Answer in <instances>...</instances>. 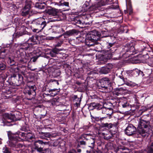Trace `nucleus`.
<instances>
[{"mask_svg": "<svg viewBox=\"0 0 153 153\" xmlns=\"http://www.w3.org/2000/svg\"><path fill=\"white\" fill-rule=\"evenodd\" d=\"M59 141L58 140H53L51 143L49 142V143H51V145L53 146H56L59 144Z\"/></svg>", "mask_w": 153, "mask_h": 153, "instance_id": "72a5a7b5", "label": "nucleus"}, {"mask_svg": "<svg viewBox=\"0 0 153 153\" xmlns=\"http://www.w3.org/2000/svg\"><path fill=\"white\" fill-rule=\"evenodd\" d=\"M18 79L16 80L15 82L17 85H19L23 82V77L20 74H18Z\"/></svg>", "mask_w": 153, "mask_h": 153, "instance_id": "5701e85b", "label": "nucleus"}, {"mask_svg": "<svg viewBox=\"0 0 153 153\" xmlns=\"http://www.w3.org/2000/svg\"><path fill=\"white\" fill-rule=\"evenodd\" d=\"M6 66L2 62H0V71L5 69Z\"/></svg>", "mask_w": 153, "mask_h": 153, "instance_id": "c03bdc74", "label": "nucleus"}, {"mask_svg": "<svg viewBox=\"0 0 153 153\" xmlns=\"http://www.w3.org/2000/svg\"><path fill=\"white\" fill-rule=\"evenodd\" d=\"M38 57V56H34L31 59L33 62H34L36 61Z\"/></svg>", "mask_w": 153, "mask_h": 153, "instance_id": "864d4df0", "label": "nucleus"}, {"mask_svg": "<svg viewBox=\"0 0 153 153\" xmlns=\"http://www.w3.org/2000/svg\"><path fill=\"white\" fill-rule=\"evenodd\" d=\"M32 4V2L31 0H26L25 2V8L30 9Z\"/></svg>", "mask_w": 153, "mask_h": 153, "instance_id": "c85d7f7f", "label": "nucleus"}, {"mask_svg": "<svg viewBox=\"0 0 153 153\" xmlns=\"http://www.w3.org/2000/svg\"><path fill=\"white\" fill-rule=\"evenodd\" d=\"M44 20L45 19L43 17H40L33 20L32 22V24L33 26L36 27L39 23L43 22Z\"/></svg>", "mask_w": 153, "mask_h": 153, "instance_id": "dca6fc26", "label": "nucleus"}, {"mask_svg": "<svg viewBox=\"0 0 153 153\" xmlns=\"http://www.w3.org/2000/svg\"><path fill=\"white\" fill-rule=\"evenodd\" d=\"M108 48H109L112 46L113 45V44L108 43Z\"/></svg>", "mask_w": 153, "mask_h": 153, "instance_id": "0e129e2a", "label": "nucleus"}, {"mask_svg": "<svg viewBox=\"0 0 153 153\" xmlns=\"http://www.w3.org/2000/svg\"><path fill=\"white\" fill-rule=\"evenodd\" d=\"M53 33H61L64 31L63 29L61 27L55 26L53 27Z\"/></svg>", "mask_w": 153, "mask_h": 153, "instance_id": "412c9836", "label": "nucleus"}, {"mask_svg": "<svg viewBox=\"0 0 153 153\" xmlns=\"http://www.w3.org/2000/svg\"><path fill=\"white\" fill-rule=\"evenodd\" d=\"M78 34L77 31L75 29H72L66 32L64 34L65 36H70L76 35Z\"/></svg>", "mask_w": 153, "mask_h": 153, "instance_id": "aec40b11", "label": "nucleus"}, {"mask_svg": "<svg viewBox=\"0 0 153 153\" xmlns=\"http://www.w3.org/2000/svg\"><path fill=\"white\" fill-rule=\"evenodd\" d=\"M74 22L75 24L79 26L83 24V22L81 21L78 17H76L74 19Z\"/></svg>", "mask_w": 153, "mask_h": 153, "instance_id": "393cba45", "label": "nucleus"}, {"mask_svg": "<svg viewBox=\"0 0 153 153\" xmlns=\"http://www.w3.org/2000/svg\"><path fill=\"white\" fill-rule=\"evenodd\" d=\"M35 7L39 9H44L45 8V6L43 5L42 4L36 3Z\"/></svg>", "mask_w": 153, "mask_h": 153, "instance_id": "58836bf2", "label": "nucleus"}, {"mask_svg": "<svg viewBox=\"0 0 153 153\" xmlns=\"http://www.w3.org/2000/svg\"><path fill=\"white\" fill-rule=\"evenodd\" d=\"M108 117V116H105L102 117L100 118V121L101 122L103 119L106 118Z\"/></svg>", "mask_w": 153, "mask_h": 153, "instance_id": "e2e57ef3", "label": "nucleus"}, {"mask_svg": "<svg viewBox=\"0 0 153 153\" xmlns=\"http://www.w3.org/2000/svg\"><path fill=\"white\" fill-rule=\"evenodd\" d=\"M79 142V144H80V145H86V142L85 141L83 140H80L78 141Z\"/></svg>", "mask_w": 153, "mask_h": 153, "instance_id": "603ef678", "label": "nucleus"}, {"mask_svg": "<svg viewBox=\"0 0 153 153\" xmlns=\"http://www.w3.org/2000/svg\"><path fill=\"white\" fill-rule=\"evenodd\" d=\"M114 76L112 75L111 76V78H108L107 77H104L102 78L100 81V83L102 85L101 87L103 89H105L107 88V85H108L111 80L114 79Z\"/></svg>", "mask_w": 153, "mask_h": 153, "instance_id": "0eeeda50", "label": "nucleus"}, {"mask_svg": "<svg viewBox=\"0 0 153 153\" xmlns=\"http://www.w3.org/2000/svg\"><path fill=\"white\" fill-rule=\"evenodd\" d=\"M90 136V134H82L81 136L79 137L78 139V140L79 141H80V140H86L87 139V137H89Z\"/></svg>", "mask_w": 153, "mask_h": 153, "instance_id": "2f4dec72", "label": "nucleus"}, {"mask_svg": "<svg viewBox=\"0 0 153 153\" xmlns=\"http://www.w3.org/2000/svg\"><path fill=\"white\" fill-rule=\"evenodd\" d=\"M102 105L98 103L91 102L90 103L89 106V108L90 110H93L96 109L97 110H99L101 108Z\"/></svg>", "mask_w": 153, "mask_h": 153, "instance_id": "2eb2a0df", "label": "nucleus"}, {"mask_svg": "<svg viewBox=\"0 0 153 153\" xmlns=\"http://www.w3.org/2000/svg\"><path fill=\"white\" fill-rule=\"evenodd\" d=\"M68 153H76L74 150H72L69 151Z\"/></svg>", "mask_w": 153, "mask_h": 153, "instance_id": "13d9d810", "label": "nucleus"}, {"mask_svg": "<svg viewBox=\"0 0 153 153\" xmlns=\"http://www.w3.org/2000/svg\"><path fill=\"white\" fill-rule=\"evenodd\" d=\"M8 63L10 65H13L15 64V62L14 59L9 57L8 60Z\"/></svg>", "mask_w": 153, "mask_h": 153, "instance_id": "a19ab883", "label": "nucleus"}, {"mask_svg": "<svg viewBox=\"0 0 153 153\" xmlns=\"http://www.w3.org/2000/svg\"><path fill=\"white\" fill-rule=\"evenodd\" d=\"M125 49L127 52H130V53H131L132 54L134 52L135 48L134 46H132L130 47L129 46L128 47H125Z\"/></svg>", "mask_w": 153, "mask_h": 153, "instance_id": "cd10ccee", "label": "nucleus"}, {"mask_svg": "<svg viewBox=\"0 0 153 153\" xmlns=\"http://www.w3.org/2000/svg\"><path fill=\"white\" fill-rule=\"evenodd\" d=\"M49 21H46L44 20L43 21V22L39 23V24L35 27V28H33V31L36 33L41 31L46 26L47 24L49 23Z\"/></svg>", "mask_w": 153, "mask_h": 153, "instance_id": "1a4fd4ad", "label": "nucleus"}, {"mask_svg": "<svg viewBox=\"0 0 153 153\" xmlns=\"http://www.w3.org/2000/svg\"><path fill=\"white\" fill-rule=\"evenodd\" d=\"M13 136V135L11 136L12 140L9 142V146L11 147H14L16 148L22 147L23 146L22 143H17V142L20 141L13 140L12 137Z\"/></svg>", "mask_w": 153, "mask_h": 153, "instance_id": "f8f14e48", "label": "nucleus"}, {"mask_svg": "<svg viewBox=\"0 0 153 153\" xmlns=\"http://www.w3.org/2000/svg\"><path fill=\"white\" fill-rule=\"evenodd\" d=\"M13 46L15 48H16L18 47H19V48H20V44H13Z\"/></svg>", "mask_w": 153, "mask_h": 153, "instance_id": "6e6d98bb", "label": "nucleus"}, {"mask_svg": "<svg viewBox=\"0 0 153 153\" xmlns=\"http://www.w3.org/2000/svg\"><path fill=\"white\" fill-rule=\"evenodd\" d=\"M73 101L74 102L75 106L78 107L79 106L80 102L81 101V99L78 98L77 95H74L73 97Z\"/></svg>", "mask_w": 153, "mask_h": 153, "instance_id": "f3484780", "label": "nucleus"}, {"mask_svg": "<svg viewBox=\"0 0 153 153\" xmlns=\"http://www.w3.org/2000/svg\"><path fill=\"white\" fill-rule=\"evenodd\" d=\"M130 73H131V75L137 76L139 75L140 73L142 74L143 72L138 69H135L130 71Z\"/></svg>", "mask_w": 153, "mask_h": 153, "instance_id": "b1692460", "label": "nucleus"}, {"mask_svg": "<svg viewBox=\"0 0 153 153\" xmlns=\"http://www.w3.org/2000/svg\"><path fill=\"white\" fill-rule=\"evenodd\" d=\"M99 4L101 5V6H104L106 5L110 4L111 2L110 1V0H101L100 2H98Z\"/></svg>", "mask_w": 153, "mask_h": 153, "instance_id": "a878e982", "label": "nucleus"}, {"mask_svg": "<svg viewBox=\"0 0 153 153\" xmlns=\"http://www.w3.org/2000/svg\"><path fill=\"white\" fill-rule=\"evenodd\" d=\"M19 49L24 51L28 50L29 51L32 50V48L27 42L24 43L22 44H20V48Z\"/></svg>", "mask_w": 153, "mask_h": 153, "instance_id": "4468645a", "label": "nucleus"}, {"mask_svg": "<svg viewBox=\"0 0 153 153\" xmlns=\"http://www.w3.org/2000/svg\"><path fill=\"white\" fill-rule=\"evenodd\" d=\"M120 91H126V88H124L123 87H121L120 88Z\"/></svg>", "mask_w": 153, "mask_h": 153, "instance_id": "680f3d73", "label": "nucleus"}, {"mask_svg": "<svg viewBox=\"0 0 153 153\" xmlns=\"http://www.w3.org/2000/svg\"><path fill=\"white\" fill-rule=\"evenodd\" d=\"M39 134L45 136V137H50L51 136V135L50 133L48 132H39Z\"/></svg>", "mask_w": 153, "mask_h": 153, "instance_id": "c9c22d12", "label": "nucleus"}, {"mask_svg": "<svg viewBox=\"0 0 153 153\" xmlns=\"http://www.w3.org/2000/svg\"><path fill=\"white\" fill-rule=\"evenodd\" d=\"M123 108H125L128 106L129 103L126 101H124L123 102H120Z\"/></svg>", "mask_w": 153, "mask_h": 153, "instance_id": "79ce46f5", "label": "nucleus"}, {"mask_svg": "<svg viewBox=\"0 0 153 153\" xmlns=\"http://www.w3.org/2000/svg\"><path fill=\"white\" fill-rule=\"evenodd\" d=\"M30 9H29L26 8L24 7L22 10L21 15L22 16H24L27 15L29 14Z\"/></svg>", "mask_w": 153, "mask_h": 153, "instance_id": "7c9ffc66", "label": "nucleus"}, {"mask_svg": "<svg viewBox=\"0 0 153 153\" xmlns=\"http://www.w3.org/2000/svg\"><path fill=\"white\" fill-rule=\"evenodd\" d=\"M10 71L13 73H17L19 71V68L18 67L15 68L11 67L10 69Z\"/></svg>", "mask_w": 153, "mask_h": 153, "instance_id": "ea45409f", "label": "nucleus"}, {"mask_svg": "<svg viewBox=\"0 0 153 153\" xmlns=\"http://www.w3.org/2000/svg\"><path fill=\"white\" fill-rule=\"evenodd\" d=\"M40 135L39 136L40 138H41V139H45V136L43 135H41V134H39Z\"/></svg>", "mask_w": 153, "mask_h": 153, "instance_id": "69168bd1", "label": "nucleus"}, {"mask_svg": "<svg viewBox=\"0 0 153 153\" xmlns=\"http://www.w3.org/2000/svg\"><path fill=\"white\" fill-rule=\"evenodd\" d=\"M91 117L92 118L94 119L96 121H100V118L99 117H97L96 116H93L91 115Z\"/></svg>", "mask_w": 153, "mask_h": 153, "instance_id": "3c124183", "label": "nucleus"}, {"mask_svg": "<svg viewBox=\"0 0 153 153\" xmlns=\"http://www.w3.org/2000/svg\"><path fill=\"white\" fill-rule=\"evenodd\" d=\"M3 152L4 153H11L10 149L6 147L3 148Z\"/></svg>", "mask_w": 153, "mask_h": 153, "instance_id": "de8ad7c7", "label": "nucleus"}, {"mask_svg": "<svg viewBox=\"0 0 153 153\" xmlns=\"http://www.w3.org/2000/svg\"><path fill=\"white\" fill-rule=\"evenodd\" d=\"M36 89L35 85L29 86L27 85L25 89V92L29 95H32L34 96L36 95L35 92Z\"/></svg>", "mask_w": 153, "mask_h": 153, "instance_id": "6e6552de", "label": "nucleus"}, {"mask_svg": "<svg viewBox=\"0 0 153 153\" xmlns=\"http://www.w3.org/2000/svg\"><path fill=\"white\" fill-rule=\"evenodd\" d=\"M151 147V148L149 149L148 151V153H153V149Z\"/></svg>", "mask_w": 153, "mask_h": 153, "instance_id": "5fc2aeb1", "label": "nucleus"}, {"mask_svg": "<svg viewBox=\"0 0 153 153\" xmlns=\"http://www.w3.org/2000/svg\"><path fill=\"white\" fill-rule=\"evenodd\" d=\"M89 2L88 1H86L85 4L83 5V7L84 8V10L85 11H89Z\"/></svg>", "mask_w": 153, "mask_h": 153, "instance_id": "473e14b6", "label": "nucleus"}, {"mask_svg": "<svg viewBox=\"0 0 153 153\" xmlns=\"http://www.w3.org/2000/svg\"><path fill=\"white\" fill-rule=\"evenodd\" d=\"M64 5H65V6H68L69 3L68 2H64Z\"/></svg>", "mask_w": 153, "mask_h": 153, "instance_id": "338daca9", "label": "nucleus"}, {"mask_svg": "<svg viewBox=\"0 0 153 153\" xmlns=\"http://www.w3.org/2000/svg\"><path fill=\"white\" fill-rule=\"evenodd\" d=\"M110 71V69L108 67H102L100 71V72L101 74H106L108 73Z\"/></svg>", "mask_w": 153, "mask_h": 153, "instance_id": "bb28decb", "label": "nucleus"}, {"mask_svg": "<svg viewBox=\"0 0 153 153\" xmlns=\"http://www.w3.org/2000/svg\"><path fill=\"white\" fill-rule=\"evenodd\" d=\"M100 111L103 114H107L108 111H109V109L105 107H103L102 106L101 108H100Z\"/></svg>", "mask_w": 153, "mask_h": 153, "instance_id": "f704fd0d", "label": "nucleus"}, {"mask_svg": "<svg viewBox=\"0 0 153 153\" xmlns=\"http://www.w3.org/2000/svg\"><path fill=\"white\" fill-rule=\"evenodd\" d=\"M112 48L111 49L109 50V53H110L109 54L108 56H107V57H106V55H103V56H104L105 58V59H110V58L111 57V53L114 52V51L112 50Z\"/></svg>", "mask_w": 153, "mask_h": 153, "instance_id": "37998d69", "label": "nucleus"}, {"mask_svg": "<svg viewBox=\"0 0 153 153\" xmlns=\"http://www.w3.org/2000/svg\"><path fill=\"white\" fill-rule=\"evenodd\" d=\"M7 51L5 49H4L3 51L0 52V59H4L5 57H7L6 54V53H7Z\"/></svg>", "mask_w": 153, "mask_h": 153, "instance_id": "c756f323", "label": "nucleus"}, {"mask_svg": "<svg viewBox=\"0 0 153 153\" xmlns=\"http://www.w3.org/2000/svg\"><path fill=\"white\" fill-rule=\"evenodd\" d=\"M48 144V142H44L42 140H38L35 141L34 145L35 149L40 153L41 152L43 153L45 146Z\"/></svg>", "mask_w": 153, "mask_h": 153, "instance_id": "423d86ee", "label": "nucleus"}, {"mask_svg": "<svg viewBox=\"0 0 153 153\" xmlns=\"http://www.w3.org/2000/svg\"><path fill=\"white\" fill-rule=\"evenodd\" d=\"M118 122H116L114 123H111V128H112L113 127H117L118 124Z\"/></svg>", "mask_w": 153, "mask_h": 153, "instance_id": "8fccbe9b", "label": "nucleus"}, {"mask_svg": "<svg viewBox=\"0 0 153 153\" xmlns=\"http://www.w3.org/2000/svg\"><path fill=\"white\" fill-rule=\"evenodd\" d=\"M16 115L5 113L4 115V116L7 120L3 121L2 122L3 124L1 125L3 126H10L11 125L10 123L12 121L20 120L22 118L21 114L17 112Z\"/></svg>", "mask_w": 153, "mask_h": 153, "instance_id": "20e7f679", "label": "nucleus"}, {"mask_svg": "<svg viewBox=\"0 0 153 153\" xmlns=\"http://www.w3.org/2000/svg\"><path fill=\"white\" fill-rule=\"evenodd\" d=\"M100 7L101 5L99 4V3H98L90 7L89 9V11H95L97 10H99L100 9Z\"/></svg>", "mask_w": 153, "mask_h": 153, "instance_id": "6ab92c4d", "label": "nucleus"}, {"mask_svg": "<svg viewBox=\"0 0 153 153\" xmlns=\"http://www.w3.org/2000/svg\"><path fill=\"white\" fill-rule=\"evenodd\" d=\"M38 37L36 35H34L30 37L27 41L31 47L33 48V45L37 44L38 42Z\"/></svg>", "mask_w": 153, "mask_h": 153, "instance_id": "9b49d317", "label": "nucleus"}, {"mask_svg": "<svg viewBox=\"0 0 153 153\" xmlns=\"http://www.w3.org/2000/svg\"><path fill=\"white\" fill-rule=\"evenodd\" d=\"M141 43L143 45V47L145 48L146 47L147 44L145 42H141Z\"/></svg>", "mask_w": 153, "mask_h": 153, "instance_id": "bf43d9fd", "label": "nucleus"}, {"mask_svg": "<svg viewBox=\"0 0 153 153\" xmlns=\"http://www.w3.org/2000/svg\"><path fill=\"white\" fill-rule=\"evenodd\" d=\"M21 74L24 75H25L26 74L25 72L24 71H21L20 72Z\"/></svg>", "mask_w": 153, "mask_h": 153, "instance_id": "774afa93", "label": "nucleus"}, {"mask_svg": "<svg viewBox=\"0 0 153 153\" xmlns=\"http://www.w3.org/2000/svg\"><path fill=\"white\" fill-rule=\"evenodd\" d=\"M150 124V122L148 120H140L138 125V131L142 136H148L151 131Z\"/></svg>", "mask_w": 153, "mask_h": 153, "instance_id": "f03ea898", "label": "nucleus"}, {"mask_svg": "<svg viewBox=\"0 0 153 153\" xmlns=\"http://www.w3.org/2000/svg\"><path fill=\"white\" fill-rule=\"evenodd\" d=\"M56 52L55 50H54L53 51L50 52V55L52 57H54L56 56Z\"/></svg>", "mask_w": 153, "mask_h": 153, "instance_id": "09e8293b", "label": "nucleus"}, {"mask_svg": "<svg viewBox=\"0 0 153 153\" xmlns=\"http://www.w3.org/2000/svg\"><path fill=\"white\" fill-rule=\"evenodd\" d=\"M17 76V75L15 74H13L11 75V77L12 78H15Z\"/></svg>", "mask_w": 153, "mask_h": 153, "instance_id": "052dcab7", "label": "nucleus"}, {"mask_svg": "<svg viewBox=\"0 0 153 153\" xmlns=\"http://www.w3.org/2000/svg\"><path fill=\"white\" fill-rule=\"evenodd\" d=\"M14 56L15 58H17V60L21 64H24L28 62L25 52L19 48L16 51Z\"/></svg>", "mask_w": 153, "mask_h": 153, "instance_id": "39448f33", "label": "nucleus"}, {"mask_svg": "<svg viewBox=\"0 0 153 153\" xmlns=\"http://www.w3.org/2000/svg\"><path fill=\"white\" fill-rule=\"evenodd\" d=\"M43 150L44 151L42 152L43 153L41 152L40 153H53L51 149L49 148L45 149Z\"/></svg>", "mask_w": 153, "mask_h": 153, "instance_id": "49530a36", "label": "nucleus"}, {"mask_svg": "<svg viewBox=\"0 0 153 153\" xmlns=\"http://www.w3.org/2000/svg\"><path fill=\"white\" fill-rule=\"evenodd\" d=\"M21 130L22 131H27V128H26V127H25V126H24L22 128H21Z\"/></svg>", "mask_w": 153, "mask_h": 153, "instance_id": "4d7b16f0", "label": "nucleus"}, {"mask_svg": "<svg viewBox=\"0 0 153 153\" xmlns=\"http://www.w3.org/2000/svg\"><path fill=\"white\" fill-rule=\"evenodd\" d=\"M13 140L19 141H23L25 140L31 141L33 139H34L35 136L30 132L27 133L22 132L18 131L12 137Z\"/></svg>", "mask_w": 153, "mask_h": 153, "instance_id": "7ed1b4c3", "label": "nucleus"}, {"mask_svg": "<svg viewBox=\"0 0 153 153\" xmlns=\"http://www.w3.org/2000/svg\"><path fill=\"white\" fill-rule=\"evenodd\" d=\"M56 89H49L48 91H47L49 93H50L51 92V94L52 96H55L57 93L56 92Z\"/></svg>", "mask_w": 153, "mask_h": 153, "instance_id": "4c0bfd02", "label": "nucleus"}, {"mask_svg": "<svg viewBox=\"0 0 153 153\" xmlns=\"http://www.w3.org/2000/svg\"><path fill=\"white\" fill-rule=\"evenodd\" d=\"M102 126L104 127H107L108 128H111V123H103L102 124Z\"/></svg>", "mask_w": 153, "mask_h": 153, "instance_id": "a18cd8bd", "label": "nucleus"}, {"mask_svg": "<svg viewBox=\"0 0 153 153\" xmlns=\"http://www.w3.org/2000/svg\"><path fill=\"white\" fill-rule=\"evenodd\" d=\"M108 109H109V111H108L107 114H106L107 116L108 117L109 119H110L111 117V114L113 113V109L111 108H108Z\"/></svg>", "mask_w": 153, "mask_h": 153, "instance_id": "e433bc0d", "label": "nucleus"}, {"mask_svg": "<svg viewBox=\"0 0 153 153\" xmlns=\"http://www.w3.org/2000/svg\"><path fill=\"white\" fill-rule=\"evenodd\" d=\"M90 33L86 36L85 40V44L89 47L94 46L97 49V47L100 46V44L97 41L100 39V35L96 30H93Z\"/></svg>", "mask_w": 153, "mask_h": 153, "instance_id": "f257e3e1", "label": "nucleus"}, {"mask_svg": "<svg viewBox=\"0 0 153 153\" xmlns=\"http://www.w3.org/2000/svg\"><path fill=\"white\" fill-rule=\"evenodd\" d=\"M89 137H87L86 140L87 141V143L89 145L88 146L92 150L94 147L95 139V138Z\"/></svg>", "mask_w": 153, "mask_h": 153, "instance_id": "ddd939ff", "label": "nucleus"}, {"mask_svg": "<svg viewBox=\"0 0 153 153\" xmlns=\"http://www.w3.org/2000/svg\"><path fill=\"white\" fill-rule=\"evenodd\" d=\"M102 135L103 136L104 139L107 140L111 139L113 136L112 134L109 131L106 133H102Z\"/></svg>", "mask_w": 153, "mask_h": 153, "instance_id": "4be33fe9", "label": "nucleus"}, {"mask_svg": "<svg viewBox=\"0 0 153 153\" xmlns=\"http://www.w3.org/2000/svg\"><path fill=\"white\" fill-rule=\"evenodd\" d=\"M136 131V127L131 124L128 125L125 129V133L128 136H131L134 134Z\"/></svg>", "mask_w": 153, "mask_h": 153, "instance_id": "9d476101", "label": "nucleus"}, {"mask_svg": "<svg viewBox=\"0 0 153 153\" xmlns=\"http://www.w3.org/2000/svg\"><path fill=\"white\" fill-rule=\"evenodd\" d=\"M47 13L49 15L52 16H56L57 15L58 13V10L57 9L51 8L48 9L47 11Z\"/></svg>", "mask_w": 153, "mask_h": 153, "instance_id": "a211bd4d", "label": "nucleus"}]
</instances>
